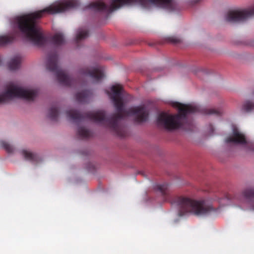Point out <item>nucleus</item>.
Segmentation results:
<instances>
[{
    "instance_id": "f257e3e1",
    "label": "nucleus",
    "mask_w": 254,
    "mask_h": 254,
    "mask_svg": "<svg viewBox=\"0 0 254 254\" xmlns=\"http://www.w3.org/2000/svg\"><path fill=\"white\" fill-rule=\"evenodd\" d=\"M112 93L107 91L114 104L117 113L110 117H106L105 112L102 110L91 111L83 114L74 110H69L66 112L67 117L78 125L85 119L109 127L121 137H124L125 133L121 122L125 117L133 116L134 121L137 123L146 122L148 118V111L144 105L133 107L126 110L123 100V88L119 84L113 85Z\"/></svg>"
},
{
    "instance_id": "f03ea898",
    "label": "nucleus",
    "mask_w": 254,
    "mask_h": 254,
    "mask_svg": "<svg viewBox=\"0 0 254 254\" xmlns=\"http://www.w3.org/2000/svg\"><path fill=\"white\" fill-rule=\"evenodd\" d=\"M79 5L78 0H69L50 5L43 10L23 14L16 17L14 19V26L24 35L25 38L33 44L42 46L47 39L44 35L42 29L37 24V20L43 14H55L63 12Z\"/></svg>"
},
{
    "instance_id": "7ed1b4c3",
    "label": "nucleus",
    "mask_w": 254,
    "mask_h": 254,
    "mask_svg": "<svg viewBox=\"0 0 254 254\" xmlns=\"http://www.w3.org/2000/svg\"><path fill=\"white\" fill-rule=\"evenodd\" d=\"M110 5L99 0L90 3L85 8L95 11L111 13L125 5L138 4L143 8H149L151 6H156L174 11L178 9V3L176 0H110Z\"/></svg>"
},
{
    "instance_id": "20e7f679",
    "label": "nucleus",
    "mask_w": 254,
    "mask_h": 254,
    "mask_svg": "<svg viewBox=\"0 0 254 254\" xmlns=\"http://www.w3.org/2000/svg\"><path fill=\"white\" fill-rule=\"evenodd\" d=\"M174 106L178 109V113L176 115H170L165 112L159 114L157 122L158 125L166 129L172 130L183 127L187 121V115L199 111V107L192 105H185L178 102L174 104Z\"/></svg>"
},
{
    "instance_id": "39448f33",
    "label": "nucleus",
    "mask_w": 254,
    "mask_h": 254,
    "mask_svg": "<svg viewBox=\"0 0 254 254\" xmlns=\"http://www.w3.org/2000/svg\"><path fill=\"white\" fill-rule=\"evenodd\" d=\"M173 203L178 206L180 216L188 213L203 216L215 210L212 205L206 200H195L188 197L177 196L174 199Z\"/></svg>"
},
{
    "instance_id": "423d86ee",
    "label": "nucleus",
    "mask_w": 254,
    "mask_h": 254,
    "mask_svg": "<svg viewBox=\"0 0 254 254\" xmlns=\"http://www.w3.org/2000/svg\"><path fill=\"white\" fill-rule=\"evenodd\" d=\"M37 94V90L24 89L11 82L6 86L5 91L0 94V104L7 102L15 98L33 101Z\"/></svg>"
},
{
    "instance_id": "0eeeda50",
    "label": "nucleus",
    "mask_w": 254,
    "mask_h": 254,
    "mask_svg": "<svg viewBox=\"0 0 254 254\" xmlns=\"http://www.w3.org/2000/svg\"><path fill=\"white\" fill-rule=\"evenodd\" d=\"M58 56L57 53L49 54L46 62L47 68L55 73L59 82L65 86H70L74 83V80L68 76L65 72L59 67L58 64Z\"/></svg>"
},
{
    "instance_id": "6e6552de",
    "label": "nucleus",
    "mask_w": 254,
    "mask_h": 254,
    "mask_svg": "<svg viewBox=\"0 0 254 254\" xmlns=\"http://www.w3.org/2000/svg\"><path fill=\"white\" fill-rule=\"evenodd\" d=\"M254 16V6L243 10H230L225 16L227 22L231 23L244 22Z\"/></svg>"
},
{
    "instance_id": "1a4fd4ad",
    "label": "nucleus",
    "mask_w": 254,
    "mask_h": 254,
    "mask_svg": "<svg viewBox=\"0 0 254 254\" xmlns=\"http://www.w3.org/2000/svg\"><path fill=\"white\" fill-rule=\"evenodd\" d=\"M79 73L85 76H89L94 82H99L104 77L102 68L97 66L92 68L85 67L79 70Z\"/></svg>"
},
{
    "instance_id": "9d476101",
    "label": "nucleus",
    "mask_w": 254,
    "mask_h": 254,
    "mask_svg": "<svg viewBox=\"0 0 254 254\" xmlns=\"http://www.w3.org/2000/svg\"><path fill=\"white\" fill-rule=\"evenodd\" d=\"M225 142L228 143L244 144L247 143V140L243 134L241 133L237 128H234L232 135L228 137L226 139Z\"/></svg>"
},
{
    "instance_id": "9b49d317",
    "label": "nucleus",
    "mask_w": 254,
    "mask_h": 254,
    "mask_svg": "<svg viewBox=\"0 0 254 254\" xmlns=\"http://www.w3.org/2000/svg\"><path fill=\"white\" fill-rule=\"evenodd\" d=\"M19 36L17 32H13L9 35L0 36V46H4L12 43Z\"/></svg>"
},
{
    "instance_id": "f8f14e48",
    "label": "nucleus",
    "mask_w": 254,
    "mask_h": 254,
    "mask_svg": "<svg viewBox=\"0 0 254 254\" xmlns=\"http://www.w3.org/2000/svg\"><path fill=\"white\" fill-rule=\"evenodd\" d=\"M242 196L248 201L251 202V209L254 211V188H249L244 190L242 192Z\"/></svg>"
},
{
    "instance_id": "ddd939ff",
    "label": "nucleus",
    "mask_w": 254,
    "mask_h": 254,
    "mask_svg": "<svg viewBox=\"0 0 254 254\" xmlns=\"http://www.w3.org/2000/svg\"><path fill=\"white\" fill-rule=\"evenodd\" d=\"M92 96V93L89 90H84L77 93L75 95L76 100L79 103L88 102Z\"/></svg>"
},
{
    "instance_id": "4468645a",
    "label": "nucleus",
    "mask_w": 254,
    "mask_h": 254,
    "mask_svg": "<svg viewBox=\"0 0 254 254\" xmlns=\"http://www.w3.org/2000/svg\"><path fill=\"white\" fill-rule=\"evenodd\" d=\"M22 154L25 159L33 162H37L41 160L37 154L33 153L27 150H23Z\"/></svg>"
},
{
    "instance_id": "2eb2a0df",
    "label": "nucleus",
    "mask_w": 254,
    "mask_h": 254,
    "mask_svg": "<svg viewBox=\"0 0 254 254\" xmlns=\"http://www.w3.org/2000/svg\"><path fill=\"white\" fill-rule=\"evenodd\" d=\"M21 58L20 56H16L11 59L8 64V66L10 70H14L20 67Z\"/></svg>"
},
{
    "instance_id": "dca6fc26",
    "label": "nucleus",
    "mask_w": 254,
    "mask_h": 254,
    "mask_svg": "<svg viewBox=\"0 0 254 254\" xmlns=\"http://www.w3.org/2000/svg\"><path fill=\"white\" fill-rule=\"evenodd\" d=\"M53 43L57 46L63 45L65 43V40L63 34L61 33L55 34L52 37Z\"/></svg>"
},
{
    "instance_id": "f3484780",
    "label": "nucleus",
    "mask_w": 254,
    "mask_h": 254,
    "mask_svg": "<svg viewBox=\"0 0 254 254\" xmlns=\"http://www.w3.org/2000/svg\"><path fill=\"white\" fill-rule=\"evenodd\" d=\"M77 135L81 139H86L91 137L90 131L84 127H79L77 131Z\"/></svg>"
},
{
    "instance_id": "a211bd4d",
    "label": "nucleus",
    "mask_w": 254,
    "mask_h": 254,
    "mask_svg": "<svg viewBox=\"0 0 254 254\" xmlns=\"http://www.w3.org/2000/svg\"><path fill=\"white\" fill-rule=\"evenodd\" d=\"M202 112L206 115H215L220 116L223 114V110L220 109H208L205 108L202 110Z\"/></svg>"
},
{
    "instance_id": "6ab92c4d",
    "label": "nucleus",
    "mask_w": 254,
    "mask_h": 254,
    "mask_svg": "<svg viewBox=\"0 0 254 254\" xmlns=\"http://www.w3.org/2000/svg\"><path fill=\"white\" fill-rule=\"evenodd\" d=\"M59 109L56 106H53L49 111L48 116L52 121H57L59 115Z\"/></svg>"
},
{
    "instance_id": "aec40b11",
    "label": "nucleus",
    "mask_w": 254,
    "mask_h": 254,
    "mask_svg": "<svg viewBox=\"0 0 254 254\" xmlns=\"http://www.w3.org/2000/svg\"><path fill=\"white\" fill-rule=\"evenodd\" d=\"M88 31L86 30H79L76 37V43H78L80 40L84 39L88 36Z\"/></svg>"
},
{
    "instance_id": "412c9836",
    "label": "nucleus",
    "mask_w": 254,
    "mask_h": 254,
    "mask_svg": "<svg viewBox=\"0 0 254 254\" xmlns=\"http://www.w3.org/2000/svg\"><path fill=\"white\" fill-rule=\"evenodd\" d=\"M168 186V184L164 183L161 185H157L156 188V189L159 190L163 195H166L167 194Z\"/></svg>"
},
{
    "instance_id": "4be33fe9",
    "label": "nucleus",
    "mask_w": 254,
    "mask_h": 254,
    "mask_svg": "<svg viewBox=\"0 0 254 254\" xmlns=\"http://www.w3.org/2000/svg\"><path fill=\"white\" fill-rule=\"evenodd\" d=\"M254 109V103L247 101L243 105L242 109L246 112H249Z\"/></svg>"
},
{
    "instance_id": "5701e85b",
    "label": "nucleus",
    "mask_w": 254,
    "mask_h": 254,
    "mask_svg": "<svg viewBox=\"0 0 254 254\" xmlns=\"http://www.w3.org/2000/svg\"><path fill=\"white\" fill-rule=\"evenodd\" d=\"M0 145L8 153H12L14 150L13 146L5 141H0Z\"/></svg>"
},
{
    "instance_id": "b1692460",
    "label": "nucleus",
    "mask_w": 254,
    "mask_h": 254,
    "mask_svg": "<svg viewBox=\"0 0 254 254\" xmlns=\"http://www.w3.org/2000/svg\"><path fill=\"white\" fill-rule=\"evenodd\" d=\"M167 41L173 44H178L181 42V39L176 36H170L167 38Z\"/></svg>"
},
{
    "instance_id": "393cba45",
    "label": "nucleus",
    "mask_w": 254,
    "mask_h": 254,
    "mask_svg": "<svg viewBox=\"0 0 254 254\" xmlns=\"http://www.w3.org/2000/svg\"><path fill=\"white\" fill-rule=\"evenodd\" d=\"M201 0H190V3L191 4L193 5L199 2Z\"/></svg>"
},
{
    "instance_id": "a878e982",
    "label": "nucleus",
    "mask_w": 254,
    "mask_h": 254,
    "mask_svg": "<svg viewBox=\"0 0 254 254\" xmlns=\"http://www.w3.org/2000/svg\"><path fill=\"white\" fill-rule=\"evenodd\" d=\"M209 128H210V134H211V133H212L213 132V131L214 130L212 125H210Z\"/></svg>"
}]
</instances>
